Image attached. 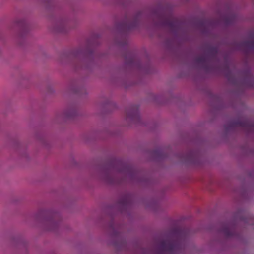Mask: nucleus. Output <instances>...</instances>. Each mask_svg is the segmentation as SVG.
Returning a JSON list of instances; mask_svg holds the SVG:
<instances>
[{"mask_svg":"<svg viewBox=\"0 0 254 254\" xmlns=\"http://www.w3.org/2000/svg\"><path fill=\"white\" fill-rule=\"evenodd\" d=\"M57 25L59 26L60 27V28L63 27V24L61 22H58L57 23Z\"/></svg>","mask_w":254,"mask_h":254,"instance_id":"obj_1","label":"nucleus"}]
</instances>
